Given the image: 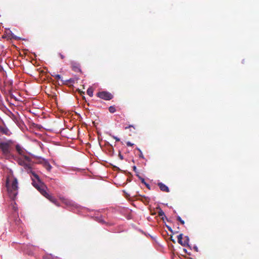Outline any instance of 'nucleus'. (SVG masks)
I'll use <instances>...</instances> for the list:
<instances>
[{
  "label": "nucleus",
  "mask_w": 259,
  "mask_h": 259,
  "mask_svg": "<svg viewBox=\"0 0 259 259\" xmlns=\"http://www.w3.org/2000/svg\"><path fill=\"white\" fill-rule=\"evenodd\" d=\"M6 187L9 197L14 200L18 194L17 180L13 176H9L7 178Z\"/></svg>",
  "instance_id": "f257e3e1"
},
{
  "label": "nucleus",
  "mask_w": 259,
  "mask_h": 259,
  "mask_svg": "<svg viewBox=\"0 0 259 259\" xmlns=\"http://www.w3.org/2000/svg\"><path fill=\"white\" fill-rule=\"evenodd\" d=\"M32 169L33 168H30V169H29V172L28 173L31 174V178L32 181V184L33 186L39 191L41 188H45L46 186L41 181L39 176L32 170Z\"/></svg>",
  "instance_id": "f03ea898"
},
{
  "label": "nucleus",
  "mask_w": 259,
  "mask_h": 259,
  "mask_svg": "<svg viewBox=\"0 0 259 259\" xmlns=\"http://www.w3.org/2000/svg\"><path fill=\"white\" fill-rule=\"evenodd\" d=\"M18 163L19 165L24 167V169L29 172L30 168H33V164L31 163L30 158L27 156H23L18 159Z\"/></svg>",
  "instance_id": "7ed1b4c3"
},
{
  "label": "nucleus",
  "mask_w": 259,
  "mask_h": 259,
  "mask_svg": "<svg viewBox=\"0 0 259 259\" xmlns=\"http://www.w3.org/2000/svg\"><path fill=\"white\" fill-rule=\"evenodd\" d=\"M13 144V142L11 140L5 142H0V149L5 156H7L10 155L11 146Z\"/></svg>",
  "instance_id": "20e7f679"
},
{
  "label": "nucleus",
  "mask_w": 259,
  "mask_h": 259,
  "mask_svg": "<svg viewBox=\"0 0 259 259\" xmlns=\"http://www.w3.org/2000/svg\"><path fill=\"white\" fill-rule=\"evenodd\" d=\"M47 187H45V188H41L40 190L39 191V192L46 198H47L48 199H49L50 201L54 203L55 204H56L57 206H59V204L57 203V201L56 199L49 194L47 191H46Z\"/></svg>",
  "instance_id": "39448f33"
},
{
  "label": "nucleus",
  "mask_w": 259,
  "mask_h": 259,
  "mask_svg": "<svg viewBox=\"0 0 259 259\" xmlns=\"http://www.w3.org/2000/svg\"><path fill=\"white\" fill-rule=\"evenodd\" d=\"M97 96L99 98L105 100H110L113 97V96L111 93L107 91L100 92L97 93Z\"/></svg>",
  "instance_id": "423d86ee"
},
{
  "label": "nucleus",
  "mask_w": 259,
  "mask_h": 259,
  "mask_svg": "<svg viewBox=\"0 0 259 259\" xmlns=\"http://www.w3.org/2000/svg\"><path fill=\"white\" fill-rule=\"evenodd\" d=\"M157 185L159 186L161 191L165 192H169V189L168 187L167 186H166L165 184H163L162 183H161V182L158 183Z\"/></svg>",
  "instance_id": "0eeeda50"
},
{
  "label": "nucleus",
  "mask_w": 259,
  "mask_h": 259,
  "mask_svg": "<svg viewBox=\"0 0 259 259\" xmlns=\"http://www.w3.org/2000/svg\"><path fill=\"white\" fill-rule=\"evenodd\" d=\"M16 150L17 152L21 155V156H25V150L21 147V146L18 144L16 146Z\"/></svg>",
  "instance_id": "6e6552de"
},
{
  "label": "nucleus",
  "mask_w": 259,
  "mask_h": 259,
  "mask_svg": "<svg viewBox=\"0 0 259 259\" xmlns=\"http://www.w3.org/2000/svg\"><path fill=\"white\" fill-rule=\"evenodd\" d=\"M183 238V234H180L178 236V242L179 244H180L181 245L183 246H187V241H182Z\"/></svg>",
  "instance_id": "1a4fd4ad"
},
{
  "label": "nucleus",
  "mask_w": 259,
  "mask_h": 259,
  "mask_svg": "<svg viewBox=\"0 0 259 259\" xmlns=\"http://www.w3.org/2000/svg\"><path fill=\"white\" fill-rule=\"evenodd\" d=\"M71 67L73 71L75 72H79L80 71L79 65L75 62L71 63Z\"/></svg>",
  "instance_id": "9d476101"
},
{
  "label": "nucleus",
  "mask_w": 259,
  "mask_h": 259,
  "mask_svg": "<svg viewBox=\"0 0 259 259\" xmlns=\"http://www.w3.org/2000/svg\"><path fill=\"white\" fill-rule=\"evenodd\" d=\"M44 259H58V257L53 256L52 254H49L44 256Z\"/></svg>",
  "instance_id": "9b49d317"
},
{
  "label": "nucleus",
  "mask_w": 259,
  "mask_h": 259,
  "mask_svg": "<svg viewBox=\"0 0 259 259\" xmlns=\"http://www.w3.org/2000/svg\"><path fill=\"white\" fill-rule=\"evenodd\" d=\"M0 132L6 135H8L9 132L8 128L1 126L0 127Z\"/></svg>",
  "instance_id": "f8f14e48"
},
{
  "label": "nucleus",
  "mask_w": 259,
  "mask_h": 259,
  "mask_svg": "<svg viewBox=\"0 0 259 259\" xmlns=\"http://www.w3.org/2000/svg\"><path fill=\"white\" fill-rule=\"evenodd\" d=\"M93 92H94V90L92 88H89L87 90L88 95L91 97L93 96Z\"/></svg>",
  "instance_id": "ddd939ff"
},
{
  "label": "nucleus",
  "mask_w": 259,
  "mask_h": 259,
  "mask_svg": "<svg viewBox=\"0 0 259 259\" xmlns=\"http://www.w3.org/2000/svg\"><path fill=\"white\" fill-rule=\"evenodd\" d=\"M139 178H140V179L141 180V182H142L143 184H145V186H146V187H147V188H148V189L150 190V185H149L148 184H147V183L145 182V179H144V178H143L141 177H139Z\"/></svg>",
  "instance_id": "4468645a"
},
{
  "label": "nucleus",
  "mask_w": 259,
  "mask_h": 259,
  "mask_svg": "<svg viewBox=\"0 0 259 259\" xmlns=\"http://www.w3.org/2000/svg\"><path fill=\"white\" fill-rule=\"evenodd\" d=\"M109 111L110 113H113L116 111L115 107L113 106H111L109 107Z\"/></svg>",
  "instance_id": "2eb2a0df"
},
{
  "label": "nucleus",
  "mask_w": 259,
  "mask_h": 259,
  "mask_svg": "<svg viewBox=\"0 0 259 259\" xmlns=\"http://www.w3.org/2000/svg\"><path fill=\"white\" fill-rule=\"evenodd\" d=\"M74 82V80L73 79H70L69 80H66L64 81L63 83L65 84H69L70 83H73Z\"/></svg>",
  "instance_id": "dca6fc26"
},
{
  "label": "nucleus",
  "mask_w": 259,
  "mask_h": 259,
  "mask_svg": "<svg viewBox=\"0 0 259 259\" xmlns=\"http://www.w3.org/2000/svg\"><path fill=\"white\" fill-rule=\"evenodd\" d=\"M158 215L160 217H161L162 219L163 220L164 217H165V216L164 214V212L163 211V210L161 209H160V210L158 211Z\"/></svg>",
  "instance_id": "f3484780"
},
{
  "label": "nucleus",
  "mask_w": 259,
  "mask_h": 259,
  "mask_svg": "<svg viewBox=\"0 0 259 259\" xmlns=\"http://www.w3.org/2000/svg\"><path fill=\"white\" fill-rule=\"evenodd\" d=\"M45 166L48 171H50L52 168V166L48 162L45 163Z\"/></svg>",
  "instance_id": "a211bd4d"
},
{
  "label": "nucleus",
  "mask_w": 259,
  "mask_h": 259,
  "mask_svg": "<svg viewBox=\"0 0 259 259\" xmlns=\"http://www.w3.org/2000/svg\"><path fill=\"white\" fill-rule=\"evenodd\" d=\"M177 220L179 221V222H180V223L182 224V225H184L185 224V222L183 220H182V219L180 217L178 216L177 217Z\"/></svg>",
  "instance_id": "6ab92c4d"
},
{
  "label": "nucleus",
  "mask_w": 259,
  "mask_h": 259,
  "mask_svg": "<svg viewBox=\"0 0 259 259\" xmlns=\"http://www.w3.org/2000/svg\"><path fill=\"white\" fill-rule=\"evenodd\" d=\"M137 149L140 152L139 157L142 158H143V159H144V155H143L141 150L140 149H139V148H138Z\"/></svg>",
  "instance_id": "aec40b11"
},
{
  "label": "nucleus",
  "mask_w": 259,
  "mask_h": 259,
  "mask_svg": "<svg viewBox=\"0 0 259 259\" xmlns=\"http://www.w3.org/2000/svg\"><path fill=\"white\" fill-rule=\"evenodd\" d=\"M11 36H12V37L15 40H18V39H20L19 37L15 35L14 34H11Z\"/></svg>",
  "instance_id": "412c9836"
},
{
  "label": "nucleus",
  "mask_w": 259,
  "mask_h": 259,
  "mask_svg": "<svg viewBox=\"0 0 259 259\" xmlns=\"http://www.w3.org/2000/svg\"><path fill=\"white\" fill-rule=\"evenodd\" d=\"M111 136V137L112 138H113L114 139H115L116 140V142H119L120 141V139L118 138V137H115L114 136H112V135H110Z\"/></svg>",
  "instance_id": "4be33fe9"
},
{
  "label": "nucleus",
  "mask_w": 259,
  "mask_h": 259,
  "mask_svg": "<svg viewBox=\"0 0 259 259\" xmlns=\"http://www.w3.org/2000/svg\"><path fill=\"white\" fill-rule=\"evenodd\" d=\"M185 239L184 240V241H187V246H189L188 243L189 241V238L188 236H185Z\"/></svg>",
  "instance_id": "5701e85b"
},
{
  "label": "nucleus",
  "mask_w": 259,
  "mask_h": 259,
  "mask_svg": "<svg viewBox=\"0 0 259 259\" xmlns=\"http://www.w3.org/2000/svg\"><path fill=\"white\" fill-rule=\"evenodd\" d=\"M132 127L134 129H135V127L134 125H130L128 126H126V127H124V129L126 130L127 128H131Z\"/></svg>",
  "instance_id": "b1692460"
},
{
  "label": "nucleus",
  "mask_w": 259,
  "mask_h": 259,
  "mask_svg": "<svg viewBox=\"0 0 259 259\" xmlns=\"http://www.w3.org/2000/svg\"><path fill=\"white\" fill-rule=\"evenodd\" d=\"M54 77H55V79H61V75H59V74H56V75H55L54 76Z\"/></svg>",
  "instance_id": "393cba45"
},
{
  "label": "nucleus",
  "mask_w": 259,
  "mask_h": 259,
  "mask_svg": "<svg viewBox=\"0 0 259 259\" xmlns=\"http://www.w3.org/2000/svg\"><path fill=\"white\" fill-rule=\"evenodd\" d=\"M16 203L15 202H13L12 203V205H13V209L15 210V211H16L17 210V208L15 207V205H16Z\"/></svg>",
  "instance_id": "a878e982"
},
{
  "label": "nucleus",
  "mask_w": 259,
  "mask_h": 259,
  "mask_svg": "<svg viewBox=\"0 0 259 259\" xmlns=\"http://www.w3.org/2000/svg\"><path fill=\"white\" fill-rule=\"evenodd\" d=\"M63 202L66 204L67 205H71V202L67 200H64L63 201Z\"/></svg>",
  "instance_id": "bb28decb"
},
{
  "label": "nucleus",
  "mask_w": 259,
  "mask_h": 259,
  "mask_svg": "<svg viewBox=\"0 0 259 259\" xmlns=\"http://www.w3.org/2000/svg\"><path fill=\"white\" fill-rule=\"evenodd\" d=\"M9 95H10V97H11L12 98H14V99H15L16 100V99L15 97H14V96L13 95V94L12 93L11 91H10V92H9Z\"/></svg>",
  "instance_id": "cd10ccee"
},
{
  "label": "nucleus",
  "mask_w": 259,
  "mask_h": 259,
  "mask_svg": "<svg viewBox=\"0 0 259 259\" xmlns=\"http://www.w3.org/2000/svg\"><path fill=\"white\" fill-rule=\"evenodd\" d=\"M126 145H127V146H133V145H134V144L131 143L130 142H127L126 143Z\"/></svg>",
  "instance_id": "c85d7f7f"
},
{
  "label": "nucleus",
  "mask_w": 259,
  "mask_h": 259,
  "mask_svg": "<svg viewBox=\"0 0 259 259\" xmlns=\"http://www.w3.org/2000/svg\"><path fill=\"white\" fill-rule=\"evenodd\" d=\"M193 249H194V250L196 252H198V248L196 246H194L193 247Z\"/></svg>",
  "instance_id": "c756f323"
},
{
  "label": "nucleus",
  "mask_w": 259,
  "mask_h": 259,
  "mask_svg": "<svg viewBox=\"0 0 259 259\" xmlns=\"http://www.w3.org/2000/svg\"><path fill=\"white\" fill-rule=\"evenodd\" d=\"M59 55L61 58V59H63L65 58V56L61 53H59Z\"/></svg>",
  "instance_id": "7c9ffc66"
},
{
  "label": "nucleus",
  "mask_w": 259,
  "mask_h": 259,
  "mask_svg": "<svg viewBox=\"0 0 259 259\" xmlns=\"http://www.w3.org/2000/svg\"><path fill=\"white\" fill-rule=\"evenodd\" d=\"M118 156H119V157L120 158V159L121 160H122V159H123V156L121 154V153H119V154H118Z\"/></svg>",
  "instance_id": "2f4dec72"
},
{
  "label": "nucleus",
  "mask_w": 259,
  "mask_h": 259,
  "mask_svg": "<svg viewBox=\"0 0 259 259\" xmlns=\"http://www.w3.org/2000/svg\"><path fill=\"white\" fill-rule=\"evenodd\" d=\"M167 228H168V230H169V231H170L171 232H172V229H171V228H170V227H167Z\"/></svg>",
  "instance_id": "473e14b6"
},
{
  "label": "nucleus",
  "mask_w": 259,
  "mask_h": 259,
  "mask_svg": "<svg viewBox=\"0 0 259 259\" xmlns=\"http://www.w3.org/2000/svg\"><path fill=\"white\" fill-rule=\"evenodd\" d=\"M171 240L172 241L173 243H175L176 241L174 239H172V236L170 237Z\"/></svg>",
  "instance_id": "72a5a7b5"
},
{
  "label": "nucleus",
  "mask_w": 259,
  "mask_h": 259,
  "mask_svg": "<svg viewBox=\"0 0 259 259\" xmlns=\"http://www.w3.org/2000/svg\"><path fill=\"white\" fill-rule=\"evenodd\" d=\"M133 169H134V170L135 172H136L137 168H136V166H134L133 167Z\"/></svg>",
  "instance_id": "f704fd0d"
},
{
  "label": "nucleus",
  "mask_w": 259,
  "mask_h": 259,
  "mask_svg": "<svg viewBox=\"0 0 259 259\" xmlns=\"http://www.w3.org/2000/svg\"><path fill=\"white\" fill-rule=\"evenodd\" d=\"M145 198L146 199V200L147 201H149V199L148 198L145 197Z\"/></svg>",
  "instance_id": "c9c22d12"
},
{
  "label": "nucleus",
  "mask_w": 259,
  "mask_h": 259,
  "mask_svg": "<svg viewBox=\"0 0 259 259\" xmlns=\"http://www.w3.org/2000/svg\"><path fill=\"white\" fill-rule=\"evenodd\" d=\"M184 251L185 252H186V249H184Z\"/></svg>",
  "instance_id": "e433bc0d"
}]
</instances>
